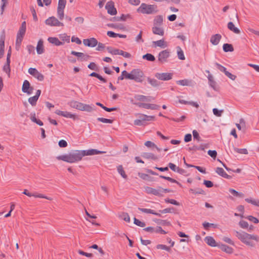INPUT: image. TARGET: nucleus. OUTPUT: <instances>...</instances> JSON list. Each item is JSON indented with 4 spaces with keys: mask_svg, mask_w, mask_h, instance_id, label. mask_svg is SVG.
Returning <instances> with one entry per match:
<instances>
[{
    "mask_svg": "<svg viewBox=\"0 0 259 259\" xmlns=\"http://www.w3.org/2000/svg\"><path fill=\"white\" fill-rule=\"evenodd\" d=\"M236 237L247 246L253 247L259 242V237L254 234H249L243 231H235Z\"/></svg>",
    "mask_w": 259,
    "mask_h": 259,
    "instance_id": "obj_1",
    "label": "nucleus"
},
{
    "mask_svg": "<svg viewBox=\"0 0 259 259\" xmlns=\"http://www.w3.org/2000/svg\"><path fill=\"white\" fill-rule=\"evenodd\" d=\"M82 157V150H74L68 154L58 156L57 157V159L68 163H75L80 161Z\"/></svg>",
    "mask_w": 259,
    "mask_h": 259,
    "instance_id": "obj_2",
    "label": "nucleus"
},
{
    "mask_svg": "<svg viewBox=\"0 0 259 259\" xmlns=\"http://www.w3.org/2000/svg\"><path fill=\"white\" fill-rule=\"evenodd\" d=\"M158 11L157 7L155 5H148L142 3L137 9V12L144 14H152L156 13Z\"/></svg>",
    "mask_w": 259,
    "mask_h": 259,
    "instance_id": "obj_3",
    "label": "nucleus"
},
{
    "mask_svg": "<svg viewBox=\"0 0 259 259\" xmlns=\"http://www.w3.org/2000/svg\"><path fill=\"white\" fill-rule=\"evenodd\" d=\"M131 73L132 80H134L138 82H142L143 81L144 73L141 70L139 69H134L132 70Z\"/></svg>",
    "mask_w": 259,
    "mask_h": 259,
    "instance_id": "obj_4",
    "label": "nucleus"
},
{
    "mask_svg": "<svg viewBox=\"0 0 259 259\" xmlns=\"http://www.w3.org/2000/svg\"><path fill=\"white\" fill-rule=\"evenodd\" d=\"M170 52L168 50H165L160 52L158 55V61L161 64L168 62Z\"/></svg>",
    "mask_w": 259,
    "mask_h": 259,
    "instance_id": "obj_5",
    "label": "nucleus"
},
{
    "mask_svg": "<svg viewBox=\"0 0 259 259\" xmlns=\"http://www.w3.org/2000/svg\"><path fill=\"white\" fill-rule=\"evenodd\" d=\"M45 23L47 25L51 26H63V23L60 22L57 18L54 17H51L47 19Z\"/></svg>",
    "mask_w": 259,
    "mask_h": 259,
    "instance_id": "obj_6",
    "label": "nucleus"
},
{
    "mask_svg": "<svg viewBox=\"0 0 259 259\" xmlns=\"http://www.w3.org/2000/svg\"><path fill=\"white\" fill-rule=\"evenodd\" d=\"M28 72L39 81H42L44 79V76L34 68H30Z\"/></svg>",
    "mask_w": 259,
    "mask_h": 259,
    "instance_id": "obj_7",
    "label": "nucleus"
},
{
    "mask_svg": "<svg viewBox=\"0 0 259 259\" xmlns=\"http://www.w3.org/2000/svg\"><path fill=\"white\" fill-rule=\"evenodd\" d=\"M77 109L80 111L91 112L95 110V106L93 104L88 105L79 102Z\"/></svg>",
    "mask_w": 259,
    "mask_h": 259,
    "instance_id": "obj_8",
    "label": "nucleus"
},
{
    "mask_svg": "<svg viewBox=\"0 0 259 259\" xmlns=\"http://www.w3.org/2000/svg\"><path fill=\"white\" fill-rule=\"evenodd\" d=\"M171 73H156L155 76L159 80L166 81L170 80L172 77Z\"/></svg>",
    "mask_w": 259,
    "mask_h": 259,
    "instance_id": "obj_9",
    "label": "nucleus"
},
{
    "mask_svg": "<svg viewBox=\"0 0 259 259\" xmlns=\"http://www.w3.org/2000/svg\"><path fill=\"white\" fill-rule=\"evenodd\" d=\"M55 113L58 115H60L66 118H71L74 120L77 118L76 114L67 111H62L59 110H57L55 111Z\"/></svg>",
    "mask_w": 259,
    "mask_h": 259,
    "instance_id": "obj_10",
    "label": "nucleus"
},
{
    "mask_svg": "<svg viewBox=\"0 0 259 259\" xmlns=\"http://www.w3.org/2000/svg\"><path fill=\"white\" fill-rule=\"evenodd\" d=\"M33 90V88L30 87L29 82L27 80H25L22 85V92L29 95L32 93Z\"/></svg>",
    "mask_w": 259,
    "mask_h": 259,
    "instance_id": "obj_11",
    "label": "nucleus"
},
{
    "mask_svg": "<svg viewBox=\"0 0 259 259\" xmlns=\"http://www.w3.org/2000/svg\"><path fill=\"white\" fill-rule=\"evenodd\" d=\"M107 12L111 15H115L117 14L116 9L114 7V3L112 1L108 2L105 6Z\"/></svg>",
    "mask_w": 259,
    "mask_h": 259,
    "instance_id": "obj_12",
    "label": "nucleus"
},
{
    "mask_svg": "<svg viewBox=\"0 0 259 259\" xmlns=\"http://www.w3.org/2000/svg\"><path fill=\"white\" fill-rule=\"evenodd\" d=\"M215 65L217 66V67L220 71L223 72L227 77H228L229 78L232 80H234L235 79L236 76L234 75L231 74L229 71H227V69L225 67L223 66L222 65L218 63H216L215 64Z\"/></svg>",
    "mask_w": 259,
    "mask_h": 259,
    "instance_id": "obj_13",
    "label": "nucleus"
},
{
    "mask_svg": "<svg viewBox=\"0 0 259 259\" xmlns=\"http://www.w3.org/2000/svg\"><path fill=\"white\" fill-rule=\"evenodd\" d=\"M83 43L85 46L93 48L98 45V40L95 38L92 37L88 39H84Z\"/></svg>",
    "mask_w": 259,
    "mask_h": 259,
    "instance_id": "obj_14",
    "label": "nucleus"
},
{
    "mask_svg": "<svg viewBox=\"0 0 259 259\" xmlns=\"http://www.w3.org/2000/svg\"><path fill=\"white\" fill-rule=\"evenodd\" d=\"M136 105L139 107H142L147 109L157 110L159 108V106L154 104L139 103L136 104Z\"/></svg>",
    "mask_w": 259,
    "mask_h": 259,
    "instance_id": "obj_15",
    "label": "nucleus"
},
{
    "mask_svg": "<svg viewBox=\"0 0 259 259\" xmlns=\"http://www.w3.org/2000/svg\"><path fill=\"white\" fill-rule=\"evenodd\" d=\"M207 78L209 85L214 91H218L219 90V87L217 82L214 80L213 76L211 74H208Z\"/></svg>",
    "mask_w": 259,
    "mask_h": 259,
    "instance_id": "obj_16",
    "label": "nucleus"
},
{
    "mask_svg": "<svg viewBox=\"0 0 259 259\" xmlns=\"http://www.w3.org/2000/svg\"><path fill=\"white\" fill-rule=\"evenodd\" d=\"M23 194L29 196V197H31V196H33L35 198H45V199H47L48 200H52V198H50V197H48L42 194H38V193H31L30 192H29L26 189H25L23 192Z\"/></svg>",
    "mask_w": 259,
    "mask_h": 259,
    "instance_id": "obj_17",
    "label": "nucleus"
},
{
    "mask_svg": "<svg viewBox=\"0 0 259 259\" xmlns=\"http://www.w3.org/2000/svg\"><path fill=\"white\" fill-rule=\"evenodd\" d=\"M83 157L86 155H94L100 154L105 153L106 152L99 151L97 149H89L87 150H82Z\"/></svg>",
    "mask_w": 259,
    "mask_h": 259,
    "instance_id": "obj_18",
    "label": "nucleus"
},
{
    "mask_svg": "<svg viewBox=\"0 0 259 259\" xmlns=\"http://www.w3.org/2000/svg\"><path fill=\"white\" fill-rule=\"evenodd\" d=\"M136 100L143 102H151L154 100V98L150 96H145L141 95H137L135 96Z\"/></svg>",
    "mask_w": 259,
    "mask_h": 259,
    "instance_id": "obj_19",
    "label": "nucleus"
},
{
    "mask_svg": "<svg viewBox=\"0 0 259 259\" xmlns=\"http://www.w3.org/2000/svg\"><path fill=\"white\" fill-rule=\"evenodd\" d=\"M26 29L25 28H22L20 27L19 30L17 34L16 44H21L23 36L25 35Z\"/></svg>",
    "mask_w": 259,
    "mask_h": 259,
    "instance_id": "obj_20",
    "label": "nucleus"
},
{
    "mask_svg": "<svg viewBox=\"0 0 259 259\" xmlns=\"http://www.w3.org/2000/svg\"><path fill=\"white\" fill-rule=\"evenodd\" d=\"M140 115V118L142 123H144V125L145 124V121H151L155 119L154 116H148L145 114H138Z\"/></svg>",
    "mask_w": 259,
    "mask_h": 259,
    "instance_id": "obj_21",
    "label": "nucleus"
},
{
    "mask_svg": "<svg viewBox=\"0 0 259 259\" xmlns=\"http://www.w3.org/2000/svg\"><path fill=\"white\" fill-rule=\"evenodd\" d=\"M48 41L56 46H60L63 45V42L59 40V39L56 37H49L48 38Z\"/></svg>",
    "mask_w": 259,
    "mask_h": 259,
    "instance_id": "obj_22",
    "label": "nucleus"
},
{
    "mask_svg": "<svg viewBox=\"0 0 259 259\" xmlns=\"http://www.w3.org/2000/svg\"><path fill=\"white\" fill-rule=\"evenodd\" d=\"M205 242L209 246L212 247L218 246L215 240L211 236H206L204 238Z\"/></svg>",
    "mask_w": 259,
    "mask_h": 259,
    "instance_id": "obj_23",
    "label": "nucleus"
},
{
    "mask_svg": "<svg viewBox=\"0 0 259 259\" xmlns=\"http://www.w3.org/2000/svg\"><path fill=\"white\" fill-rule=\"evenodd\" d=\"M145 191L148 194H152L155 196H160L159 188L158 189H155L149 187H147L145 188Z\"/></svg>",
    "mask_w": 259,
    "mask_h": 259,
    "instance_id": "obj_24",
    "label": "nucleus"
},
{
    "mask_svg": "<svg viewBox=\"0 0 259 259\" xmlns=\"http://www.w3.org/2000/svg\"><path fill=\"white\" fill-rule=\"evenodd\" d=\"M152 32L154 34L163 36L164 35V30L161 26H153L152 27Z\"/></svg>",
    "mask_w": 259,
    "mask_h": 259,
    "instance_id": "obj_25",
    "label": "nucleus"
},
{
    "mask_svg": "<svg viewBox=\"0 0 259 259\" xmlns=\"http://www.w3.org/2000/svg\"><path fill=\"white\" fill-rule=\"evenodd\" d=\"M222 36L219 34H216L211 36L210 41L213 45H217L219 44Z\"/></svg>",
    "mask_w": 259,
    "mask_h": 259,
    "instance_id": "obj_26",
    "label": "nucleus"
},
{
    "mask_svg": "<svg viewBox=\"0 0 259 259\" xmlns=\"http://www.w3.org/2000/svg\"><path fill=\"white\" fill-rule=\"evenodd\" d=\"M215 172L219 175L220 176H222V177L230 179L231 178V177L229 175H228L225 171L224 170L223 168L221 167H217L215 170Z\"/></svg>",
    "mask_w": 259,
    "mask_h": 259,
    "instance_id": "obj_27",
    "label": "nucleus"
},
{
    "mask_svg": "<svg viewBox=\"0 0 259 259\" xmlns=\"http://www.w3.org/2000/svg\"><path fill=\"white\" fill-rule=\"evenodd\" d=\"M163 18L161 15L156 16L153 20V26H161L163 24Z\"/></svg>",
    "mask_w": 259,
    "mask_h": 259,
    "instance_id": "obj_28",
    "label": "nucleus"
},
{
    "mask_svg": "<svg viewBox=\"0 0 259 259\" xmlns=\"http://www.w3.org/2000/svg\"><path fill=\"white\" fill-rule=\"evenodd\" d=\"M218 247L221 249V250H222L223 251L227 253H229V254H231L233 253V249L227 245H225V244H219L218 245Z\"/></svg>",
    "mask_w": 259,
    "mask_h": 259,
    "instance_id": "obj_29",
    "label": "nucleus"
},
{
    "mask_svg": "<svg viewBox=\"0 0 259 259\" xmlns=\"http://www.w3.org/2000/svg\"><path fill=\"white\" fill-rule=\"evenodd\" d=\"M153 44L155 47H159L161 48H165L167 46L166 43L163 39L156 41H153Z\"/></svg>",
    "mask_w": 259,
    "mask_h": 259,
    "instance_id": "obj_30",
    "label": "nucleus"
},
{
    "mask_svg": "<svg viewBox=\"0 0 259 259\" xmlns=\"http://www.w3.org/2000/svg\"><path fill=\"white\" fill-rule=\"evenodd\" d=\"M44 41L42 39H39L37 42V46H36V52L38 54H41L44 52Z\"/></svg>",
    "mask_w": 259,
    "mask_h": 259,
    "instance_id": "obj_31",
    "label": "nucleus"
},
{
    "mask_svg": "<svg viewBox=\"0 0 259 259\" xmlns=\"http://www.w3.org/2000/svg\"><path fill=\"white\" fill-rule=\"evenodd\" d=\"M177 84L182 86H191L192 85V81L191 80L188 79H184L182 80H179L176 81Z\"/></svg>",
    "mask_w": 259,
    "mask_h": 259,
    "instance_id": "obj_32",
    "label": "nucleus"
},
{
    "mask_svg": "<svg viewBox=\"0 0 259 259\" xmlns=\"http://www.w3.org/2000/svg\"><path fill=\"white\" fill-rule=\"evenodd\" d=\"M227 27L229 30L236 34H239L240 32V30L237 27H235L232 22H230L228 23Z\"/></svg>",
    "mask_w": 259,
    "mask_h": 259,
    "instance_id": "obj_33",
    "label": "nucleus"
},
{
    "mask_svg": "<svg viewBox=\"0 0 259 259\" xmlns=\"http://www.w3.org/2000/svg\"><path fill=\"white\" fill-rule=\"evenodd\" d=\"M30 120L33 122L37 124L40 126L43 125V122L39 119H37L35 117V113L32 112L30 114Z\"/></svg>",
    "mask_w": 259,
    "mask_h": 259,
    "instance_id": "obj_34",
    "label": "nucleus"
},
{
    "mask_svg": "<svg viewBox=\"0 0 259 259\" xmlns=\"http://www.w3.org/2000/svg\"><path fill=\"white\" fill-rule=\"evenodd\" d=\"M30 120L33 122L37 124L40 126L43 125V122L39 119H37L35 117V113L32 112L30 114Z\"/></svg>",
    "mask_w": 259,
    "mask_h": 259,
    "instance_id": "obj_35",
    "label": "nucleus"
},
{
    "mask_svg": "<svg viewBox=\"0 0 259 259\" xmlns=\"http://www.w3.org/2000/svg\"><path fill=\"white\" fill-rule=\"evenodd\" d=\"M30 120L33 122L37 124L40 126L43 125V122L39 119H37L35 117V113L32 112L30 114Z\"/></svg>",
    "mask_w": 259,
    "mask_h": 259,
    "instance_id": "obj_36",
    "label": "nucleus"
},
{
    "mask_svg": "<svg viewBox=\"0 0 259 259\" xmlns=\"http://www.w3.org/2000/svg\"><path fill=\"white\" fill-rule=\"evenodd\" d=\"M107 50L109 53H110L111 54L113 55H121L122 51V50H119L117 49H114L112 47H108L107 48Z\"/></svg>",
    "mask_w": 259,
    "mask_h": 259,
    "instance_id": "obj_37",
    "label": "nucleus"
},
{
    "mask_svg": "<svg viewBox=\"0 0 259 259\" xmlns=\"http://www.w3.org/2000/svg\"><path fill=\"white\" fill-rule=\"evenodd\" d=\"M139 210L143 212L146 213H151L154 214L157 216L160 217L161 215L159 213L156 212L154 210L151 209H148V208H139Z\"/></svg>",
    "mask_w": 259,
    "mask_h": 259,
    "instance_id": "obj_38",
    "label": "nucleus"
},
{
    "mask_svg": "<svg viewBox=\"0 0 259 259\" xmlns=\"http://www.w3.org/2000/svg\"><path fill=\"white\" fill-rule=\"evenodd\" d=\"M177 52L178 58L180 60H184L185 59V57L183 51L180 47H177Z\"/></svg>",
    "mask_w": 259,
    "mask_h": 259,
    "instance_id": "obj_39",
    "label": "nucleus"
},
{
    "mask_svg": "<svg viewBox=\"0 0 259 259\" xmlns=\"http://www.w3.org/2000/svg\"><path fill=\"white\" fill-rule=\"evenodd\" d=\"M148 82L153 87H156L160 85V82L154 78L148 77L147 78Z\"/></svg>",
    "mask_w": 259,
    "mask_h": 259,
    "instance_id": "obj_40",
    "label": "nucleus"
},
{
    "mask_svg": "<svg viewBox=\"0 0 259 259\" xmlns=\"http://www.w3.org/2000/svg\"><path fill=\"white\" fill-rule=\"evenodd\" d=\"M59 37L60 39H61L63 42H70V36L67 35L66 33L60 34L59 35Z\"/></svg>",
    "mask_w": 259,
    "mask_h": 259,
    "instance_id": "obj_41",
    "label": "nucleus"
},
{
    "mask_svg": "<svg viewBox=\"0 0 259 259\" xmlns=\"http://www.w3.org/2000/svg\"><path fill=\"white\" fill-rule=\"evenodd\" d=\"M10 62H6V64L3 67V70L5 71L8 75L9 77L10 76Z\"/></svg>",
    "mask_w": 259,
    "mask_h": 259,
    "instance_id": "obj_42",
    "label": "nucleus"
},
{
    "mask_svg": "<svg viewBox=\"0 0 259 259\" xmlns=\"http://www.w3.org/2000/svg\"><path fill=\"white\" fill-rule=\"evenodd\" d=\"M245 201L251 203L252 205L259 207V200L258 199H252L250 198H247L245 199Z\"/></svg>",
    "mask_w": 259,
    "mask_h": 259,
    "instance_id": "obj_43",
    "label": "nucleus"
},
{
    "mask_svg": "<svg viewBox=\"0 0 259 259\" xmlns=\"http://www.w3.org/2000/svg\"><path fill=\"white\" fill-rule=\"evenodd\" d=\"M223 50L225 52H233L234 50L233 47L231 44H225L223 46Z\"/></svg>",
    "mask_w": 259,
    "mask_h": 259,
    "instance_id": "obj_44",
    "label": "nucleus"
},
{
    "mask_svg": "<svg viewBox=\"0 0 259 259\" xmlns=\"http://www.w3.org/2000/svg\"><path fill=\"white\" fill-rule=\"evenodd\" d=\"M142 58L143 59L147 60L149 61H154L155 60V57L151 54L147 53L143 56Z\"/></svg>",
    "mask_w": 259,
    "mask_h": 259,
    "instance_id": "obj_45",
    "label": "nucleus"
},
{
    "mask_svg": "<svg viewBox=\"0 0 259 259\" xmlns=\"http://www.w3.org/2000/svg\"><path fill=\"white\" fill-rule=\"evenodd\" d=\"M117 171L123 178L126 179L127 176L125 174V171L121 165H119L117 166Z\"/></svg>",
    "mask_w": 259,
    "mask_h": 259,
    "instance_id": "obj_46",
    "label": "nucleus"
},
{
    "mask_svg": "<svg viewBox=\"0 0 259 259\" xmlns=\"http://www.w3.org/2000/svg\"><path fill=\"white\" fill-rule=\"evenodd\" d=\"M168 167L174 171H176L179 173L181 172L182 169H180L179 167H177L175 164H174L172 163H169Z\"/></svg>",
    "mask_w": 259,
    "mask_h": 259,
    "instance_id": "obj_47",
    "label": "nucleus"
},
{
    "mask_svg": "<svg viewBox=\"0 0 259 259\" xmlns=\"http://www.w3.org/2000/svg\"><path fill=\"white\" fill-rule=\"evenodd\" d=\"M120 218L127 223H130L131 221L129 215L126 212L122 213L120 215Z\"/></svg>",
    "mask_w": 259,
    "mask_h": 259,
    "instance_id": "obj_48",
    "label": "nucleus"
},
{
    "mask_svg": "<svg viewBox=\"0 0 259 259\" xmlns=\"http://www.w3.org/2000/svg\"><path fill=\"white\" fill-rule=\"evenodd\" d=\"M145 145L147 146V147L149 148H156L158 151H160V149L153 142L148 141L145 142Z\"/></svg>",
    "mask_w": 259,
    "mask_h": 259,
    "instance_id": "obj_49",
    "label": "nucleus"
},
{
    "mask_svg": "<svg viewBox=\"0 0 259 259\" xmlns=\"http://www.w3.org/2000/svg\"><path fill=\"white\" fill-rule=\"evenodd\" d=\"M38 98L35 96L31 97L28 99V102L32 106H35L36 102L38 100Z\"/></svg>",
    "mask_w": 259,
    "mask_h": 259,
    "instance_id": "obj_50",
    "label": "nucleus"
},
{
    "mask_svg": "<svg viewBox=\"0 0 259 259\" xmlns=\"http://www.w3.org/2000/svg\"><path fill=\"white\" fill-rule=\"evenodd\" d=\"M143 157L147 159H151L153 160L157 159V157L151 153H145L143 155Z\"/></svg>",
    "mask_w": 259,
    "mask_h": 259,
    "instance_id": "obj_51",
    "label": "nucleus"
},
{
    "mask_svg": "<svg viewBox=\"0 0 259 259\" xmlns=\"http://www.w3.org/2000/svg\"><path fill=\"white\" fill-rule=\"evenodd\" d=\"M97 120L105 123H112L113 121V120L112 119L105 118L103 117H98L97 118Z\"/></svg>",
    "mask_w": 259,
    "mask_h": 259,
    "instance_id": "obj_52",
    "label": "nucleus"
},
{
    "mask_svg": "<svg viewBox=\"0 0 259 259\" xmlns=\"http://www.w3.org/2000/svg\"><path fill=\"white\" fill-rule=\"evenodd\" d=\"M134 223L138 226L141 227H144L146 226V224L144 222H141V221L136 219V218H134Z\"/></svg>",
    "mask_w": 259,
    "mask_h": 259,
    "instance_id": "obj_53",
    "label": "nucleus"
},
{
    "mask_svg": "<svg viewBox=\"0 0 259 259\" xmlns=\"http://www.w3.org/2000/svg\"><path fill=\"white\" fill-rule=\"evenodd\" d=\"M78 103L79 102L73 100L68 102V104L71 108L77 109Z\"/></svg>",
    "mask_w": 259,
    "mask_h": 259,
    "instance_id": "obj_54",
    "label": "nucleus"
},
{
    "mask_svg": "<svg viewBox=\"0 0 259 259\" xmlns=\"http://www.w3.org/2000/svg\"><path fill=\"white\" fill-rule=\"evenodd\" d=\"M66 4V0H59L57 8L64 9Z\"/></svg>",
    "mask_w": 259,
    "mask_h": 259,
    "instance_id": "obj_55",
    "label": "nucleus"
},
{
    "mask_svg": "<svg viewBox=\"0 0 259 259\" xmlns=\"http://www.w3.org/2000/svg\"><path fill=\"white\" fill-rule=\"evenodd\" d=\"M239 225L242 229H247L249 227L248 223L243 220H241L239 222Z\"/></svg>",
    "mask_w": 259,
    "mask_h": 259,
    "instance_id": "obj_56",
    "label": "nucleus"
},
{
    "mask_svg": "<svg viewBox=\"0 0 259 259\" xmlns=\"http://www.w3.org/2000/svg\"><path fill=\"white\" fill-rule=\"evenodd\" d=\"M9 1V0H1V11H2L1 14L3 13L4 10H5V7L7 6V5L8 4Z\"/></svg>",
    "mask_w": 259,
    "mask_h": 259,
    "instance_id": "obj_57",
    "label": "nucleus"
},
{
    "mask_svg": "<svg viewBox=\"0 0 259 259\" xmlns=\"http://www.w3.org/2000/svg\"><path fill=\"white\" fill-rule=\"evenodd\" d=\"M64 10L63 9L57 8L58 17L60 20H62L64 18Z\"/></svg>",
    "mask_w": 259,
    "mask_h": 259,
    "instance_id": "obj_58",
    "label": "nucleus"
},
{
    "mask_svg": "<svg viewBox=\"0 0 259 259\" xmlns=\"http://www.w3.org/2000/svg\"><path fill=\"white\" fill-rule=\"evenodd\" d=\"M212 112L214 115L218 117H220L222 116V114L223 112V110H219L217 108H213L212 110Z\"/></svg>",
    "mask_w": 259,
    "mask_h": 259,
    "instance_id": "obj_59",
    "label": "nucleus"
},
{
    "mask_svg": "<svg viewBox=\"0 0 259 259\" xmlns=\"http://www.w3.org/2000/svg\"><path fill=\"white\" fill-rule=\"evenodd\" d=\"M234 151L236 152H237L238 153H240V154H248V151L246 149H239V148H235L234 149Z\"/></svg>",
    "mask_w": 259,
    "mask_h": 259,
    "instance_id": "obj_60",
    "label": "nucleus"
},
{
    "mask_svg": "<svg viewBox=\"0 0 259 259\" xmlns=\"http://www.w3.org/2000/svg\"><path fill=\"white\" fill-rule=\"evenodd\" d=\"M135 40L137 42H143L144 40L142 38V31H140L135 38Z\"/></svg>",
    "mask_w": 259,
    "mask_h": 259,
    "instance_id": "obj_61",
    "label": "nucleus"
},
{
    "mask_svg": "<svg viewBox=\"0 0 259 259\" xmlns=\"http://www.w3.org/2000/svg\"><path fill=\"white\" fill-rule=\"evenodd\" d=\"M156 248L157 249H160L165 250H166L167 251H169L170 250V247H168L166 245H163V244H158V245H157Z\"/></svg>",
    "mask_w": 259,
    "mask_h": 259,
    "instance_id": "obj_62",
    "label": "nucleus"
},
{
    "mask_svg": "<svg viewBox=\"0 0 259 259\" xmlns=\"http://www.w3.org/2000/svg\"><path fill=\"white\" fill-rule=\"evenodd\" d=\"M245 219L248 220L251 222H253L255 224H257L258 223V220L252 215H248L245 217Z\"/></svg>",
    "mask_w": 259,
    "mask_h": 259,
    "instance_id": "obj_63",
    "label": "nucleus"
},
{
    "mask_svg": "<svg viewBox=\"0 0 259 259\" xmlns=\"http://www.w3.org/2000/svg\"><path fill=\"white\" fill-rule=\"evenodd\" d=\"M26 49L29 53V54H35V48L32 45H28L26 47Z\"/></svg>",
    "mask_w": 259,
    "mask_h": 259,
    "instance_id": "obj_64",
    "label": "nucleus"
}]
</instances>
